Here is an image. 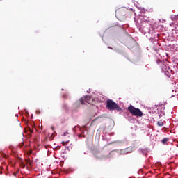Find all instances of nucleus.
<instances>
[{
    "mask_svg": "<svg viewBox=\"0 0 178 178\" xmlns=\"http://www.w3.org/2000/svg\"><path fill=\"white\" fill-rule=\"evenodd\" d=\"M65 154H66V151L63 152L62 156H65Z\"/></svg>",
    "mask_w": 178,
    "mask_h": 178,
    "instance_id": "nucleus-12",
    "label": "nucleus"
},
{
    "mask_svg": "<svg viewBox=\"0 0 178 178\" xmlns=\"http://www.w3.org/2000/svg\"><path fill=\"white\" fill-rule=\"evenodd\" d=\"M156 63L157 65H161V63H162V61H161L160 60H157Z\"/></svg>",
    "mask_w": 178,
    "mask_h": 178,
    "instance_id": "nucleus-10",
    "label": "nucleus"
},
{
    "mask_svg": "<svg viewBox=\"0 0 178 178\" xmlns=\"http://www.w3.org/2000/svg\"><path fill=\"white\" fill-rule=\"evenodd\" d=\"M106 108L109 111H122V108L118 104H116L115 102H113L111 99H108L106 102Z\"/></svg>",
    "mask_w": 178,
    "mask_h": 178,
    "instance_id": "nucleus-2",
    "label": "nucleus"
},
{
    "mask_svg": "<svg viewBox=\"0 0 178 178\" xmlns=\"http://www.w3.org/2000/svg\"><path fill=\"white\" fill-rule=\"evenodd\" d=\"M172 22H177V23L178 22V15L172 17Z\"/></svg>",
    "mask_w": 178,
    "mask_h": 178,
    "instance_id": "nucleus-5",
    "label": "nucleus"
},
{
    "mask_svg": "<svg viewBox=\"0 0 178 178\" xmlns=\"http://www.w3.org/2000/svg\"><path fill=\"white\" fill-rule=\"evenodd\" d=\"M126 15H127L126 9L120 8L115 11V16L118 20H123Z\"/></svg>",
    "mask_w": 178,
    "mask_h": 178,
    "instance_id": "nucleus-3",
    "label": "nucleus"
},
{
    "mask_svg": "<svg viewBox=\"0 0 178 178\" xmlns=\"http://www.w3.org/2000/svg\"><path fill=\"white\" fill-rule=\"evenodd\" d=\"M157 124H158V126H160V127L163 126V121H162V120H161L160 121L157 122Z\"/></svg>",
    "mask_w": 178,
    "mask_h": 178,
    "instance_id": "nucleus-6",
    "label": "nucleus"
},
{
    "mask_svg": "<svg viewBox=\"0 0 178 178\" xmlns=\"http://www.w3.org/2000/svg\"><path fill=\"white\" fill-rule=\"evenodd\" d=\"M65 142H63V147H65Z\"/></svg>",
    "mask_w": 178,
    "mask_h": 178,
    "instance_id": "nucleus-15",
    "label": "nucleus"
},
{
    "mask_svg": "<svg viewBox=\"0 0 178 178\" xmlns=\"http://www.w3.org/2000/svg\"><path fill=\"white\" fill-rule=\"evenodd\" d=\"M29 165L32 167L33 166V161H29Z\"/></svg>",
    "mask_w": 178,
    "mask_h": 178,
    "instance_id": "nucleus-11",
    "label": "nucleus"
},
{
    "mask_svg": "<svg viewBox=\"0 0 178 178\" xmlns=\"http://www.w3.org/2000/svg\"><path fill=\"white\" fill-rule=\"evenodd\" d=\"M79 101L81 105H86V104H88L89 105H94V99H91V97L90 96L81 97Z\"/></svg>",
    "mask_w": 178,
    "mask_h": 178,
    "instance_id": "nucleus-4",
    "label": "nucleus"
},
{
    "mask_svg": "<svg viewBox=\"0 0 178 178\" xmlns=\"http://www.w3.org/2000/svg\"><path fill=\"white\" fill-rule=\"evenodd\" d=\"M168 140H169V139L165 138L162 140V143H163V144H167Z\"/></svg>",
    "mask_w": 178,
    "mask_h": 178,
    "instance_id": "nucleus-8",
    "label": "nucleus"
},
{
    "mask_svg": "<svg viewBox=\"0 0 178 178\" xmlns=\"http://www.w3.org/2000/svg\"><path fill=\"white\" fill-rule=\"evenodd\" d=\"M165 67H167L168 69H169V67L165 66Z\"/></svg>",
    "mask_w": 178,
    "mask_h": 178,
    "instance_id": "nucleus-18",
    "label": "nucleus"
},
{
    "mask_svg": "<svg viewBox=\"0 0 178 178\" xmlns=\"http://www.w3.org/2000/svg\"><path fill=\"white\" fill-rule=\"evenodd\" d=\"M128 111L133 116H136V118H143L144 115L140 108H136L133 105H130L128 107Z\"/></svg>",
    "mask_w": 178,
    "mask_h": 178,
    "instance_id": "nucleus-1",
    "label": "nucleus"
},
{
    "mask_svg": "<svg viewBox=\"0 0 178 178\" xmlns=\"http://www.w3.org/2000/svg\"><path fill=\"white\" fill-rule=\"evenodd\" d=\"M20 166L22 168V169H24L26 168V164L23 163V161L20 162Z\"/></svg>",
    "mask_w": 178,
    "mask_h": 178,
    "instance_id": "nucleus-7",
    "label": "nucleus"
},
{
    "mask_svg": "<svg viewBox=\"0 0 178 178\" xmlns=\"http://www.w3.org/2000/svg\"><path fill=\"white\" fill-rule=\"evenodd\" d=\"M25 161H26V163H29V162H30V160H29V159H26Z\"/></svg>",
    "mask_w": 178,
    "mask_h": 178,
    "instance_id": "nucleus-13",
    "label": "nucleus"
},
{
    "mask_svg": "<svg viewBox=\"0 0 178 178\" xmlns=\"http://www.w3.org/2000/svg\"><path fill=\"white\" fill-rule=\"evenodd\" d=\"M36 113H40V111H36Z\"/></svg>",
    "mask_w": 178,
    "mask_h": 178,
    "instance_id": "nucleus-16",
    "label": "nucleus"
},
{
    "mask_svg": "<svg viewBox=\"0 0 178 178\" xmlns=\"http://www.w3.org/2000/svg\"><path fill=\"white\" fill-rule=\"evenodd\" d=\"M63 98H65L66 99V96L65 95H63Z\"/></svg>",
    "mask_w": 178,
    "mask_h": 178,
    "instance_id": "nucleus-14",
    "label": "nucleus"
},
{
    "mask_svg": "<svg viewBox=\"0 0 178 178\" xmlns=\"http://www.w3.org/2000/svg\"><path fill=\"white\" fill-rule=\"evenodd\" d=\"M127 45H128V47L130 48V49H131V48H133V47H134V45L132 44L131 43V44H128Z\"/></svg>",
    "mask_w": 178,
    "mask_h": 178,
    "instance_id": "nucleus-9",
    "label": "nucleus"
},
{
    "mask_svg": "<svg viewBox=\"0 0 178 178\" xmlns=\"http://www.w3.org/2000/svg\"><path fill=\"white\" fill-rule=\"evenodd\" d=\"M29 130H30V132H31V133H33V130H31V129H29Z\"/></svg>",
    "mask_w": 178,
    "mask_h": 178,
    "instance_id": "nucleus-17",
    "label": "nucleus"
}]
</instances>
